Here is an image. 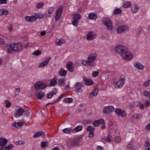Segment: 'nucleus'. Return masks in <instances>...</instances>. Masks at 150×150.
I'll list each match as a JSON object with an SVG mask.
<instances>
[{"mask_svg": "<svg viewBox=\"0 0 150 150\" xmlns=\"http://www.w3.org/2000/svg\"><path fill=\"white\" fill-rule=\"evenodd\" d=\"M115 50L116 52L120 54L124 59L127 61H130L132 59V54L128 51L126 47L118 45L115 47Z\"/></svg>", "mask_w": 150, "mask_h": 150, "instance_id": "1", "label": "nucleus"}, {"mask_svg": "<svg viewBox=\"0 0 150 150\" xmlns=\"http://www.w3.org/2000/svg\"><path fill=\"white\" fill-rule=\"evenodd\" d=\"M6 47L8 48V52L11 53L12 51H16L20 50L22 48V44L21 42L18 43H12L9 45L6 44Z\"/></svg>", "mask_w": 150, "mask_h": 150, "instance_id": "2", "label": "nucleus"}, {"mask_svg": "<svg viewBox=\"0 0 150 150\" xmlns=\"http://www.w3.org/2000/svg\"><path fill=\"white\" fill-rule=\"evenodd\" d=\"M82 141L81 137H78L74 140L71 139H68L67 141V146L69 148H71L77 146L79 145V143Z\"/></svg>", "mask_w": 150, "mask_h": 150, "instance_id": "3", "label": "nucleus"}, {"mask_svg": "<svg viewBox=\"0 0 150 150\" xmlns=\"http://www.w3.org/2000/svg\"><path fill=\"white\" fill-rule=\"evenodd\" d=\"M34 88L35 89L38 91L40 89H44L46 88L47 86V85L41 81H39L36 82L34 85Z\"/></svg>", "mask_w": 150, "mask_h": 150, "instance_id": "4", "label": "nucleus"}, {"mask_svg": "<svg viewBox=\"0 0 150 150\" xmlns=\"http://www.w3.org/2000/svg\"><path fill=\"white\" fill-rule=\"evenodd\" d=\"M104 24L106 26L107 29L111 30L112 28V24L111 20L108 18H106L103 20Z\"/></svg>", "mask_w": 150, "mask_h": 150, "instance_id": "5", "label": "nucleus"}, {"mask_svg": "<svg viewBox=\"0 0 150 150\" xmlns=\"http://www.w3.org/2000/svg\"><path fill=\"white\" fill-rule=\"evenodd\" d=\"M114 110L113 107L109 106L106 107H104L103 109V112L105 114H110Z\"/></svg>", "mask_w": 150, "mask_h": 150, "instance_id": "6", "label": "nucleus"}, {"mask_svg": "<svg viewBox=\"0 0 150 150\" xmlns=\"http://www.w3.org/2000/svg\"><path fill=\"white\" fill-rule=\"evenodd\" d=\"M115 113L118 115L122 117L126 116V112L125 110H122L120 109L117 108L115 110Z\"/></svg>", "mask_w": 150, "mask_h": 150, "instance_id": "7", "label": "nucleus"}, {"mask_svg": "<svg viewBox=\"0 0 150 150\" xmlns=\"http://www.w3.org/2000/svg\"><path fill=\"white\" fill-rule=\"evenodd\" d=\"M66 68L69 72H73L74 71V66L73 62L69 61L66 64Z\"/></svg>", "mask_w": 150, "mask_h": 150, "instance_id": "8", "label": "nucleus"}, {"mask_svg": "<svg viewBox=\"0 0 150 150\" xmlns=\"http://www.w3.org/2000/svg\"><path fill=\"white\" fill-rule=\"evenodd\" d=\"M104 120L102 119H100L99 120H95L93 122V125L95 127L98 126L100 125H103L104 123Z\"/></svg>", "mask_w": 150, "mask_h": 150, "instance_id": "9", "label": "nucleus"}, {"mask_svg": "<svg viewBox=\"0 0 150 150\" xmlns=\"http://www.w3.org/2000/svg\"><path fill=\"white\" fill-rule=\"evenodd\" d=\"M127 28V26L126 25L119 26L117 29V31L118 33H121L126 31Z\"/></svg>", "mask_w": 150, "mask_h": 150, "instance_id": "10", "label": "nucleus"}, {"mask_svg": "<svg viewBox=\"0 0 150 150\" xmlns=\"http://www.w3.org/2000/svg\"><path fill=\"white\" fill-rule=\"evenodd\" d=\"M82 82H78L76 84L75 88L76 90H75L76 91L78 92L81 93L82 91L83 90L82 88L83 87L82 85Z\"/></svg>", "mask_w": 150, "mask_h": 150, "instance_id": "11", "label": "nucleus"}, {"mask_svg": "<svg viewBox=\"0 0 150 150\" xmlns=\"http://www.w3.org/2000/svg\"><path fill=\"white\" fill-rule=\"evenodd\" d=\"M24 110L22 108H20L17 110L14 116L16 117H18L23 114Z\"/></svg>", "mask_w": 150, "mask_h": 150, "instance_id": "12", "label": "nucleus"}, {"mask_svg": "<svg viewBox=\"0 0 150 150\" xmlns=\"http://www.w3.org/2000/svg\"><path fill=\"white\" fill-rule=\"evenodd\" d=\"M25 19L26 21L33 23L35 21L37 18L34 16H27L25 17Z\"/></svg>", "mask_w": 150, "mask_h": 150, "instance_id": "13", "label": "nucleus"}, {"mask_svg": "<svg viewBox=\"0 0 150 150\" xmlns=\"http://www.w3.org/2000/svg\"><path fill=\"white\" fill-rule=\"evenodd\" d=\"M93 33V31H90L88 33L86 38V39L88 40H92L96 38V34H92Z\"/></svg>", "mask_w": 150, "mask_h": 150, "instance_id": "14", "label": "nucleus"}, {"mask_svg": "<svg viewBox=\"0 0 150 150\" xmlns=\"http://www.w3.org/2000/svg\"><path fill=\"white\" fill-rule=\"evenodd\" d=\"M51 57H49L45 59L44 61H42L40 65V67H43L46 66L49 63V61L51 59Z\"/></svg>", "mask_w": 150, "mask_h": 150, "instance_id": "15", "label": "nucleus"}, {"mask_svg": "<svg viewBox=\"0 0 150 150\" xmlns=\"http://www.w3.org/2000/svg\"><path fill=\"white\" fill-rule=\"evenodd\" d=\"M97 55L96 53L91 54L88 57V62H92L96 57Z\"/></svg>", "mask_w": 150, "mask_h": 150, "instance_id": "16", "label": "nucleus"}, {"mask_svg": "<svg viewBox=\"0 0 150 150\" xmlns=\"http://www.w3.org/2000/svg\"><path fill=\"white\" fill-rule=\"evenodd\" d=\"M83 80L86 85L90 86L93 83V81L91 79H87V77H84L83 78Z\"/></svg>", "mask_w": 150, "mask_h": 150, "instance_id": "17", "label": "nucleus"}, {"mask_svg": "<svg viewBox=\"0 0 150 150\" xmlns=\"http://www.w3.org/2000/svg\"><path fill=\"white\" fill-rule=\"evenodd\" d=\"M134 66L139 70H142L144 67V66L139 62H135L134 64Z\"/></svg>", "mask_w": 150, "mask_h": 150, "instance_id": "18", "label": "nucleus"}, {"mask_svg": "<svg viewBox=\"0 0 150 150\" xmlns=\"http://www.w3.org/2000/svg\"><path fill=\"white\" fill-rule=\"evenodd\" d=\"M8 142L7 139L1 137L0 138V146H3L6 145Z\"/></svg>", "mask_w": 150, "mask_h": 150, "instance_id": "19", "label": "nucleus"}, {"mask_svg": "<svg viewBox=\"0 0 150 150\" xmlns=\"http://www.w3.org/2000/svg\"><path fill=\"white\" fill-rule=\"evenodd\" d=\"M23 125V123L21 122H14V123L12 124L13 126L15 127L16 128H20Z\"/></svg>", "mask_w": 150, "mask_h": 150, "instance_id": "20", "label": "nucleus"}, {"mask_svg": "<svg viewBox=\"0 0 150 150\" xmlns=\"http://www.w3.org/2000/svg\"><path fill=\"white\" fill-rule=\"evenodd\" d=\"M82 129V127L81 125H78L73 129L72 130V132L73 133H74L76 132H78L81 131Z\"/></svg>", "mask_w": 150, "mask_h": 150, "instance_id": "21", "label": "nucleus"}, {"mask_svg": "<svg viewBox=\"0 0 150 150\" xmlns=\"http://www.w3.org/2000/svg\"><path fill=\"white\" fill-rule=\"evenodd\" d=\"M124 84L122 83V81L120 80L117 81L116 83H114L113 85L116 88H121Z\"/></svg>", "mask_w": 150, "mask_h": 150, "instance_id": "22", "label": "nucleus"}, {"mask_svg": "<svg viewBox=\"0 0 150 150\" xmlns=\"http://www.w3.org/2000/svg\"><path fill=\"white\" fill-rule=\"evenodd\" d=\"M45 93L44 92H38L36 93V96L37 98L40 99H41L45 96Z\"/></svg>", "mask_w": 150, "mask_h": 150, "instance_id": "23", "label": "nucleus"}, {"mask_svg": "<svg viewBox=\"0 0 150 150\" xmlns=\"http://www.w3.org/2000/svg\"><path fill=\"white\" fill-rule=\"evenodd\" d=\"M40 136H44L45 134L43 132H37L33 136L34 138H36Z\"/></svg>", "mask_w": 150, "mask_h": 150, "instance_id": "24", "label": "nucleus"}, {"mask_svg": "<svg viewBox=\"0 0 150 150\" xmlns=\"http://www.w3.org/2000/svg\"><path fill=\"white\" fill-rule=\"evenodd\" d=\"M63 9V6H60L59 8L57 9L56 15L61 16V13L62 12Z\"/></svg>", "mask_w": 150, "mask_h": 150, "instance_id": "25", "label": "nucleus"}, {"mask_svg": "<svg viewBox=\"0 0 150 150\" xmlns=\"http://www.w3.org/2000/svg\"><path fill=\"white\" fill-rule=\"evenodd\" d=\"M65 40H64L60 39L57 40L56 42V45H57L60 46L62 44L65 43Z\"/></svg>", "mask_w": 150, "mask_h": 150, "instance_id": "26", "label": "nucleus"}, {"mask_svg": "<svg viewBox=\"0 0 150 150\" xmlns=\"http://www.w3.org/2000/svg\"><path fill=\"white\" fill-rule=\"evenodd\" d=\"M57 83L56 80L55 79H52L48 84L50 87L55 86Z\"/></svg>", "mask_w": 150, "mask_h": 150, "instance_id": "27", "label": "nucleus"}, {"mask_svg": "<svg viewBox=\"0 0 150 150\" xmlns=\"http://www.w3.org/2000/svg\"><path fill=\"white\" fill-rule=\"evenodd\" d=\"M89 19L95 20L97 18L96 15L94 13H91L88 15Z\"/></svg>", "mask_w": 150, "mask_h": 150, "instance_id": "28", "label": "nucleus"}, {"mask_svg": "<svg viewBox=\"0 0 150 150\" xmlns=\"http://www.w3.org/2000/svg\"><path fill=\"white\" fill-rule=\"evenodd\" d=\"M113 15L118 14L121 13L122 11L119 8H117L114 10Z\"/></svg>", "mask_w": 150, "mask_h": 150, "instance_id": "29", "label": "nucleus"}, {"mask_svg": "<svg viewBox=\"0 0 150 150\" xmlns=\"http://www.w3.org/2000/svg\"><path fill=\"white\" fill-rule=\"evenodd\" d=\"M59 74L61 76H65L66 75V71L63 68H61L59 72Z\"/></svg>", "mask_w": 150, "mask_h": 150, "instance_id": "30", "label": "nucleus"}, {"mask_svg": "<svg viewBox=\"0 0 150 150\" xmlns=\"http://www.w3.org/2000/svg\"><path fill=\"white\" fill-rule=\"evenodd\" d=\"M131 3L130 1H127L126 3L124 4V5H123V7L125 8H128L131 6Z\"/></svg>", "mask_w": 150, "mask_h": 150, "instance_id": "31", "label": "nucleus"}, {"mask_svg": "<svg viewBox=\"0 0 150 150\" xmlns=\"http://www.w3.org/2000/svg\"><path fill=\"white\" fill-rule=\"evenodd\" d=\"M64 78L60 79H59L58 84L59 85L61 86H64L65 84L64 82Z\"/></svg>", "mask_w": 150, "mask_h": 150, "instance_id": "32", "label": "nucleus"}, {"mask_svg": "<svg viewBox=\"0 0 150 150\" xmlns=\"http://www.w3.org/2000/svg\"><path fill=\"white\" fill-rule=\"evenodd\" d=\"M54 8L52 7L48 8L47 9L48 14H51L54 12Z\"/></svg>", "mask_w": 150, "mask_h": 150, "instance_id": "33", "label": "nucleus"}, {"mask_svg": "<svg viewBox=\"0 0 150 150\" xmlns=\"http://www.w3.org/2000/svg\"><path fill=\"white\" fill-rule=\"evenodd\" d=\"M98 88H95L91 93V94H93V96H96L97 95L98 92Z\"/></svg>", "mask_w": 150, "mask_h": 150, "instance_id": "34", "label": "nucleus"}, {"mask_svg": "<svg viewBox=\"0 0 150 150\" xmlns=\"http://www.w3.org/2000/svg\"><path fill=\"white\" fill-rule=\"evenodd\" d=\"M35 15L37 16V18L42 19L44 17V15L41 13H35Z\"/></svg>", "mask_w": 150, "mask_h": 150, "instance_id": "35", "label": "nucleus"}, {"mask_svg": "<svg viewBox=\"0 0 150 150\" xmlns=\"http://www.w3.org/2000/svg\"><path fill=\"white\" fill-rule=\"evenodd\" d=\"M81 18V16L79 14H76L75 15L74 19L78 21Z\"/></svg>", "mask_w": 150, "mask_h": 150, "instance_id": "36", "label": "nucleus"}, {"mask_svg": "<svg viewBox=\"0 0 150 150\" xmlns=\"http://www.w3.org/2000/svg\"><path fill=\"white\" fill-rule=\"evenodd\" d=\"M44 5L43 2H40L38 3L36 5V7L38 8H41Z\"/></svg>", "mask_w": 150, "mask_h": 150, "instance_id": "37", "label": "nucleus"}, {"mask_svg": "<svg viewBox=\"0 0 150 150\" xmlns=\"http://www.w3.org/2000/svg\"><path fill=\"white\" fill-rule=\"evenodd\" d=\"M95 128L93 127L92 126H88L86 130L87 131H91L92 130H95Z\"/></svg>", "mask_w": 150, "mask_h": 150, "instance_id": "38", "label": "nucleus"}, {"mask_svg": "<svg viewBox=\"0 0 150 150\" xmlns=\"http://www.w3.org/2000/svg\"><path fill=\"white\" fill-rule=\"evenodd\" d=\"M41 53V51L39 50H37L33 52L32 54L33 55H35L36 56H38Z\"/></svg>", "mask_w": 150, "mask_h": 150, "instance_id": "39", "label": "nucleus"}, {"mask_svg": "<svg viewBox=\"0 0 150 150\" xmlns=\"http://www.w3.org/2000/svg\"><path fill=\"white\" fill-rule=\"evenodd\" d=\"M5 107L7 108H9L11 105V103L8 100H6L5 101Z\"/></svg>", "mask_w": 150, "mask_h": 150, "instance_id": "40", "label": "nucleus"}, {"mask_svg": "<svg viewBox=\"0 0 150 150\" xmlns=\"http://www.w3.org/2000/svg\"><path fill=\"white\" fill-rule=\"evenodd\" d=\"M132 11L133 13H135L138 11V8L136 6H134L132 7Z\"/></svg>", "mask_w": 150, "mask_h": 150, "instance_id": "41", "label": "nucleus"}, {"mask_svg": "<svg viewBox=\"0 0 150 150\" xmlns=\"http://www.w3.org/2000/svg\"><path fill=\"white\" fill-rule=\"evenodd\" d=\"M144 146L145 147V149H146L147 148L148 149L150 148V144L149 142L147 141L144 144Z\"/></svg>", "mask_w": 150, "mask_h": 150, "instance_id": "42", "label": "nucleus"}, {"mask_svg": "<svg viewBox=\"0 0 150 150\" xmlns=\"http://www.w3.org/2000/svg\"><path fill=\"white\" fill-rule=\"evenodd\" d=\"M53 95V94L52 93L50 92L47 93L46 96L47 98L50 99L52 97Z\"/></svg>", "mask_w": 150, "mask_h": 150, "instance_id": "43", "label": "nucleus"}, {"mask_svg": "<svg viewBox=\"0 0 150 150\" xmlns=\"http://www.w3.org/2000/svg\"><path fill=\"white\" fill-rule=\"evenodd\" d=\"M20 92V88H16L15 89V95L16 96Z\"/></svg>", "mask_w": 150, "mask_h": 150, "instance_id": "44", "label": "nucleus"}, {"mask_svg": "<svg viewBox=\"0 0 150 150\" xmlns=\"http://www.w3.org/2000/svg\"><path fill=\"white\" fill-rule=\"evenodd\" d=\"M120 81H122V83L124 84L125 81V78L123 75L121 76L120 77Z\"/></svg>", "mask_w": 150, "mask_h": 150, "instance_id": "45", "label": "nucleus"}, {"mask_svg": "<svg viewBox=\"0 0 150 150\" xmlns=\"http://www.w3.org/2000/svg\"><path fill=\"white\" fill-rule=\"evenodd\" d=\"M115 140L116 142L119 143L120 141L121 138L120 137L117 136L115 138Z\"/></svg>", "mask_w": 150, "mask_h": 150, "instance_id": "46", "label": "nucleus"}, {"mask_svg": "<svg viewBox=\"0 0 150 150\" xmlns=\"http://www.w3.org/2000/svg\"><path fill=\"white\" fill-rule=\"evenodd\" d=\"M134 117L135 119H139L141 118V115L140 114H135L134 115Z\"/></svg>", "mask_w": 150, "mask_h": 150, "instance_id": "47", "label": "nucleus"}, {"mask_svg": "<svg viewBox=\"0 0 150 150\" xmlns=\"http://www.w3.org/2000/svg\"><path fill=\"white\" fill-rule=\"evenodd\" d=\"M86 64H85V65H88L89 66L91 67H94L95 65V64L92 63V62H88L87 61H85Z\"/></svg>", "mask_w": 150, "mask_h": 150, "instance_id": "48", "label": "nucleus"}, {"mask_svg": "<svg viewBox=\"0 0 150 150\" xmlns=\"http://www.w3.org/2000/svg\"><path fill=\"white\" fill-rule=\"evenodd\" d=\"M104 138H105V140L108 142H111V139L110 138V136L109 135H108L106 137H105Z\"/></svg>", "mask_w": 150, "mask_h": 150, "instance_id": "49", "label": "nucleus"}, {"mask_svg": "<svg viewBox=\"0 0 150 150\" xmlns=\"http://www.w3.org/2000/svg\"><path fill=\"white\" fill-rule=\"evenodd\" d=\"M24 112L25 113V114L24 115L25 117H28L30 115L29 111L28 110H25Z\"/></svg>", "mask_w": 150, "mask_h": 150, "instance_id": "50", "label": "nucleus"}, {"mask_svg": "<svg viewBox=\"0 0 150 150\" xmlns=\"http://www.w3.org/2000/svg\"><path fill=\"white\" fill-rule=\"evenodd\" d=\"M47 144L48 142H42L41 144V147L43 148H45V147L46 145Z\"/></svg>", "mask_w": 150, "mask_h": 150, "instance_id": "51", "label": "nucleus"}, {"mask_svg": "<svg viewBox=\"0 0 150 150\" xmlns=\"http://www.w3.org/2000/svg\"><path fill=\"white\" fill-rule=\"evenodd\" d=\"M2 15H6L8 13V12L5 9H2Z\"/></svg>", "mask_w": 150, "mask_h": 150, "instance_id": "52", "label": "nucleus"}, {"mask_svg": "<svg viewBox=\"0 0 150 150\" xmlns=\"http://www.w3.org/2000/svg\"><path fill=\"white\" fill-rule=\"evenodd\" d=\"M78 21L74 19V20L72 22V24L75 26H76L78 25Z\"/></svg>", "mask_w": 150, "mask_h": 150, "instance_id": "53", "label": "nucleus"}, {"mask_svg": "<svg viewBox=\"0 0 150 150\" xmlns=\"http://www.w3.org/2000/svg\"><path fill=\"white\" fill-rule=\"evenodd\" d=\"M150 94L149 92L147 91H144V95L145 96L148 97Z\"/></svg>", "mask_w": 150, "mask_h": 150, "instance_id": "54", "label": "nucleus"}, {"mask_svg": "<svg viewBox=\"0 0 150 150\" xmlns=\"http://www.w3.org/2000/svg\"><path fill=\"white\" fill-rule=\"evenodd\" d=\"M94 130H92V131H90L89 133L88 134V137L91 138L93 137L94 135L93 131Z\"/></svg>", "mask_w": 150, "mask_h": 150, "instance_id": "55", "label": "nucleus"}, {"mask_svg": "<svg viewBox=\"0 0 150 150\" xmlns=\"http://www.w3.org/2000/svg\"><path fill=\"white\" fill-rule=\"evenodd\" d=\"M73 100V99L72 98H66V102L68 103H71Z\"/></svg>", "mask_w": 150, "mask_h": 150, "instance_id": "56", "label": "nucleus"}, {"mask_svg": "<svg viewBox=\"0 0 150 150\" xmlns=\"http://www.w3.org/2000/svg\"><path fill=\"white\" fill-rule=\"evenodd\" d=\"M99 72L98 71H93L92 72L93 76L94 77H96L98 76Z\"/></svg>", "mask_w": 150, "mask_h": 150, "instance_id": "57", "label": "nucleus"}, {"mask_svg": "<svg viewBox=\"0 0 150 150\" xmlns=\"http://www.w3.org/2000/svg\"><path fill=\"white\" fill-rule=\"evenodd\" d=\"M6 148L7 150H10L12 149L13 147V145L10 144L8 145V146H6Z\"/></svg>", "mask_w": 150, "mask_h": 150, "instance_id": "58", "label": "nucleus"}, {"mask_svg": "<svg viewBox=\"0 0 150 150\" xmlns=\"http://www.w3.org/2000/svg\"><path fill=\"white\" fill-rule=\"evenodd\" d=\"M72 130L71 128H66V133L70 134Z\"/></svg>", "mask_w": 150, "mask_h": 150, "instance_id": "59", "label": "nucleus"}, {"mask_svg": "<svg viewBox=\"0 0 150 150\" xmlns=\"http://www.w3.org/2000/svg\"><path fill=\"white\" fill-rule=\"evenodd\" d=\"M144 105L147 107L149 106L150 105V102L148 100H146Z\"/></svg>", "mask_w": 150, "mask_h": 150, "instance_id": "60", "label": "nucleus"}, {"mask_svg": "<svg viewBox=\"0 0 150 150\" xmlns=\"http://www.w3.org/2000/svg\"><path fill=\"white\" fill-rule=\"evenodd\" d=\"M57 89L55 88H53L52 90V93L54 95L56 94L57 93Z\"/></svg>", "mask_w": 150, "mask_h": 150, "instance_id": "61", "label": "nucleus"}, {"mask_svg": "<svg viewBox=\"0 0 150 150\" xmlns=\"http://www.w3.org/2000/svg\"><path fill=\"white\" fill-rule=\"evenodd\" d=\"M64 96V94H62L61 96H59V97L58 98L57 101L55 102H57L60 100Z\"/></svg>", "mask_w": 150, "mask_h": 150, "instance_id": "62", "label": "nucleus"}, {"mask_svg": "<svg viewBox=\"0 0 150 150\" xmlns=\"http://www.w3.org/2000/svg\"><path fill=\"white\" fill-rule=\"evenodd\" d=\"M0 44L4 45L5 44L4 40L0 38Z\"/></svg>", "mask_w": 150, "mask_h": 150, "instance_id": "63", "label": "nucleus"}, {"mask_svg": "<svg viewBox=\"0 0 150 150\" xmlns=\"http://www.w3.org/2000/svg\"><path fill=\"white\" fill-rule=\"evenodd\" d=\"M23 142H21V141H17L16 143V145H21L23 144Z\"/></svg>", "mask_w": 150, "mask_h": 150, "instance_id": "64", "label": "nucleus"}]
</instances>
